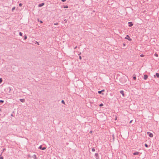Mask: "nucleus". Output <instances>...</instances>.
Masks as SVG:
<instances>
[{"instance_id":"obj_13","label":"nucleus","mask_w":159,"mask_h":159,"mask_svg":"<svg viewBox=\"0 0 159 159\" xmlns=\"http://www.w3.org/2000/svg\"><path fill=\"white\" fill-rule=\"evenodd\" d=\"M156 75L157 78H159V74L158 73H156Z\"/></svg>"},{"instance_id":"obj_17","label":"nucleus","mask_w":159,"mask_h":159,"mask_svg":"<svg viewBox=\"0 0 159 159\" xmlns=\"http://www.w3.org/2000/svg\"><path fill=\"white\" fill-rule=\"evenodd\" d=\"M61 102L63 103L64 104H65V102L63 100H62Z\"/></svg>"},{"instance_id":"obj_11","label":"nucleus","mask_w":159,"mask_h":159,"mask_svg":"<svg viewBox=\"0 0 159 159\" xmlns=\"http://www.w3.org/2000/svg\"><path fill=\"white\" fill-rule=\"evenodd\" d=\"M104 90H102L101 91H98V93L99 94H100L102 93V92H104Z\"/></svg>"},{"instance_id":"obj_3","label":"nucleus","mask_w":159,"mask_h":159,"mask_svg":"<svg viewBox=\"0 0 159 159\" xmlns=\"http://www.w3.org/2000/svg\"><path fill=\"white\" fill-rule=\"evenodd\" d=\"M148 78V76L147 75H144L143 79L145 80H146Z\"/></svg>"},{"instance_id":"obj_33","label":"nucleus","mask_w":159,"mask_h":159,"mask_svg":"<svg viewBox=\"0 0 159 159\" xmlns=\"http://www.w3.org/2000/svg\"><path fill=\"white\" fill-rule=\"evenodd\" d=\"M37 44H38V45H39V43L38 42H37Z\"/></svg>"},{"instance_id":"obj_27","label":"nucleus","mask_w":159,"mask_h":159,"mask_svg":"<svg viewBox=\"0 0 159 159\" xmlns=\"http://www.w3.org/2000/svg\"><path fill=\"white\" fill-rule=\"evenodd\" d=\"M58 23H55L54 24L55 25H58Z\"/></svg>"},{"instance_id":"obj_6","label":"nucleus","mask_w":159,"mask_h":159,"mask_svg":"<svg viewBox=\"0 0 159 159\" xmlns=\"http://www.w3.org/2000/svg\"><path fill=\"white\" fill-rule=\"evenodd\" d=\"M33 158L34 159H38L36 155H34L32 156Z\"/></svg>"},{"instance_id":"obj_4","label":"nucleus","mask_w":159,"mask_h":159,"mask_svg":"<svg viewBox=\"0 0 159 159\" xmlns=\"http://www.w3.org/2000/svg\"><path fill=\"white\" fill-rule=\"evenodd\" d=\"M95 156L96 157V159H99V156H98V154L97 153H96L95 154Z\"/></svg>"},{"instance_id":"obj_22","label":"nucleus","mask_w":159,"mask_h":159,"mask_svg":"<svg viewBox=\"0 0 159 159\" xmlns=\"http://www.w3.org/2000/svg\"><path fill=\"white\" fill-rule=\"evenodd\" d=\"M19 6L20 7H21L22 6V4L21 3H20L19 4Z\"/></svg>"},{"instance_id":"obj_7","label":"nucleus","mask_w":159,"mask_h":159,"mask_svg":"<svg viewBox=\"0 0 159 159\" xmlns=\"http://www.w3.org/2000/svg\"><path fill=\"white\" fill-rule=\"evenodd\" d=\"M120 93L122 94V96L124 97L125 96L124 93V91L123 90H121L120 91Z\"/></svg>"},{"instance_id":"obj_26","label":"nucleus","mask_w":159,"mask_h":159,"mask_svg":"<svg viewBox=\"0 0 159 159\" xmlns=\"http://www.w3.org/2000/svg\"><path fill=\"white\" fill-rule=\"evenodd\" d=\"M133 79L134 80H135L136 79V77L135 76L134 77Z\"/></svg>"},{"instance_id":"obj_25","label":"nucleus","mask_w":159,"mask_h":159,"mask_svg":"<svg viewBox=\"0 0 159 159\" xmlns=\"http://www.w3.org/2000/svg\"><path fill=\"white\" fill-rule=\"evenodd\" d=\"M27 39V36L25 35V37H24V39Z\"/></svg>"},{"instance_id":"obj_34","label":"nucleus","mask_w":159,"mask_h":159,"mask_svg":"<svg viewBox=\"0 0 159 159\" xmlns=\"http://www.w3.org/2000/svg\"><path fill=\"white\" fill-rule=\"evenodd\" d=\"M37 44H38V45H39V43L38 42H37Z\"/></svg>"},{"instance_id":"obj_12","label":"nucleus","mask_w":159,"mask_h":159,"mask_svg":"<svg viewBox=\"0 0 159 159\" xmlns=\"http://www.w3.org/2000/svg\"><path fill=\"white\" fill-rule=\"evenodd\" d=\"M20 101L21 102H25V99H20Z\"/></svg>"},{"instance_id":"obj_35","label":"nucleus","mask_w":159,"mask_h":159,"mask_svg":"<svg viewBox=\"0 0 159 159\" xmlns=\"http://www.w3.org/2000/svg\"><path fill=\"white\" fill-rule=\"evenodd\" d=\"M123 45H124V46H125V44H123Z\"/></svg>"},{"instance_id":"obj_1","label":"nucleus","mask_w":159,"mask_h":159,"mask_svg":"<svg viewBox=\"0 0 159 159\" xmlns=\"http://www.w3.org/2000/svg\"><path fill=\"white\" fill-rule=\"evenodd\" d=\"M125 39L128 40L129 41H131L132 40L130 38L129 36L128 35L125 37Z\"/></svg>"},{"instance_id":"obj_31","label":"nucleus","mask_w":159,"mask_h":159,"mask_svg":"<svg viewBox=\"0 0 159 159\" xmlns=\"http://www.w3.org/2000/svg\"><path fill=\"white\" fill-rule=\"evenodd\" d=\"M3 157H0V159H3Z\"/></svg>"},{"instance_id":"obj_28","label":"nucleus","mask_w":159,"mask_h":159,"mask_svg":"<svg viewBox=\"0 0 159 159\" xmlns=\"http://www.w3.org/2000/svg\"><path fill=\"white\" fill-rule=\"evenodd\" d=\"M79 58H80V60H81L82 58H81V56H80Z\"/></svg>"},{"instance_id":"obj_9","label":"nucleus","mask_w":159,"mask_h":159,"mask_svg":"<svg viewBox=\"0 0 159 159\" xmlns=\"http://www.w3.org/2000/svg\"><path fill=\"white\" fill-rule=\"evenodd\" d=\"M44 4L43 3H42L41 4H39V7H41L44 5Z\"/></svg>"},{"instance_id":"obj_2","label":"nucleus","mask_w":159,"mask_h":159,"mask_svg":"<svg viewBox=\"0 0 159 159\" xmlns=\"http://www.w3.org/2000/svg\"><path fill=\"white\" fill-rule=\"evenodd\" d=\"M147 134H148L149 136L150 137L152 138L153 137V135L152 133H151L149 132H148Z\"/></svg>"},{"instance_id":"obj_21","label":"nucleus","mask_w":159,"mask_h":159,"mask_svg":"<svg viewBox=\"0 0 159 159\" xmlns=\"http://www.w3.org/2000/svg\"><path fill=\"white\" fill-rule=\"evenodd\" d=\"M92 150L93 152H94L95 151V149L94 148H92Z\"/></svg>"},{"instance_id":"obj_5","label":"nucleus","mask_w":159,"mask_h":159,"mask_svg":"<svg viewBox=\"0 0 159 159\" xmlns=\"http://www.w3.org/2000/svg\"><path fill=\"white\" fill-rule=\"evenodd\" d=\"M128 24L129 25V27H131V26H132L133 25V24L131 22H129L128 23Z\"/></svg>"},{"instance_id":"obj_8","label":"nucleus","mask_w":159,"mask_h":159,"mask_svg":"<svg viewBox=\"0 0 159 159\" xmlns=\"http://www.w3.org/2000/svg\"><path fill=\"white\" fill-rule=\"evenodd\" d=\"M39 148L40 149H42V150H44L46 149L45 147H43V148H42V147L41 146H39Z\"/></svg>"},{"instance_id":"obj_32","label":"nucleus","mask_w":159,"mask_h":159,"mask_svg":"<svg viewBox=\"0 0 159 159\" xmlns=\"http://www.w3.org/2000/svg\"><path fill=\"white\" fill-rule=\"evenodd\" d=\"M77 47V46H76L75 48V49Z\"/></svg>"},{"instance_id":"obj_10","label":"nucleus","mask_w":159,"mask_h":159,"mask_svg":"<svg viewBox=\"0 0 159 159\" xmlns=\"http://www.w3.org/2000/svg\"><path fill=\"white\" fill-rule=\"evenodd\" d=\"M139 154V152H137L133 153V154L134 155H138Z\"/></svg>"},{"instance_id":"obj_16","label":"nucleus","mask_w":159,"mask_h":159,"mask_svg":"<svg viewBox=\"0 0 159 159\" xmlns=\"http://www.w3.org/2000/svg\"><path fill=\"white\" fill-rule=\"evenodd\" d=\"M19 34L20 35V36H22V34L21 32H20V33H19Z\"/></svg>"},{"instance_id":"obj_29","label":"nucleus","mask_w":159,"mask_h":159,"mask_svg":"<svg viewBox=\"0 0 159 159\" xmlns=\"http://www.w3.org/2000/svg\"><path fill=\"white\" fill-rule=\"evenodd\" d=\"M3 102L4 101H2V100H0V102Z\"/></svg>"},{"instance_id":"obj_36","label":"nucleus","mask_w":159,"mask_h":159,"mask_svg":"<svg viewBox=\"0 0 159 159\" xmlns=\"http://www.w3.org/2000/svg\"><path fill=\"white\" fill-rule=\"evenodd\" d=\"M132 121V120H131L130 121V123H131Z\"/></svg>"},{"instance_id":"obj_14","label":"nucleus","mask_w":159,"mask_h":159,"mask_svg":"<svg viewBox=\"0 0 159 159\" xmlns=\"http://www.w3.org/2000/svg\"><path fill=\"white\" fill-rule=\"evenodd\" d=\"M64 8H68V6L66 5V6H64Z\"/></svg>"},{"instance_id":"obj_24","label":"nucleus","mask_w":159,"mask_h":159,"mask_svg":"<svg viewBox=\"0 0 159 159\" xmlns=\"http://www.w3.org/2000/svg\"><path fill=\"white\" fill-rule=\"evenodd\" d=\"M145 146L146 148L148 147V145H147V144H145Z\"/></svg>"},{"instance_id":"obj_19","label":"nucleus","mask_w":159,"mask_h":159,"mask_svg":"<svg viewBox=\"0 0 159 159\" xmlns=\"http://www.w3.org/2000/svg\"><path fill=\"white\" fill-rule=\"evenodd\" d=\"M103 105L102 103H101V104H100L99 106L100 107H102V106H103Z\"/></svg>"},{"instance_id":"obj_15","label":"nucleus","mask_w":159,"mask_h":159,"mask_svg":"<svg viewBox=\"0 0 159 159\" xmlns=\"http://www.w3.org/2000/svg\"><path fill=\"white\" fill-rule=\"evenodd\" d=\"M154 56L157 57L158 56V55L157 53H155L154 54Z\"/></svg>"},{"instance_id":"obj_20","label":"nucleus","mask_w":159,"mask_h":159,"mask_svg":"<svg viewBox=\"0 0 159 159\" xmlns=\"http://www.w3.org/2000/svg\"><path fill=\"white\" fill-rule=\"evenodd\" d=\"M2 82V79L0 78V84Z\"/></svg>"},{"instance_id":"obj_37","label":"nucleus","mask_w":159,"mask_h":159,"mask_svg":"<svg viewBox=\"0 0 159 159\" xmlns=\"http://www.w3.org/2000/svg\"><path fill=\"white\" fill-rule=\"evenodd\" d=\"M40 22H41V23H42V21H40Z\"/></svg>"},{"instance_id":"obj_18","label":"nucleus","mask_w":159,"mask_h":159,"mask_svg":"<svg viewBox=\"0 0 159 159\" xmlns=\"http://www.w3.org/2000/svg\"><path fill=\"white\" fill-rule=\"evenodd\" d=\"M140 56L141 57H144V55L143 54H141Z\"/></svg>"},{"instance_id":"obj_30","label":"nucleus","mask_w":159,"mask_h":159,"mask_svg":"<svg viewBox=\"0 0 159 159\" xmlns=\"http://www.w3.org/2000/svg\"><path fill=\"white\" fill-rule=\"evenodd\" d=\"M63 2H65L66 0H61Z\"/></svg>"},{"instance_id":"obj_23","label":"nucleus","mask_w":159,"mask_h":159,"mask_svg":"<svg viewBox=\"0 0 159 159\" xmlns=\"http://www.w3.org/2000/svg\"><path fill=\"white\" fill-rule=\"evenodd\" d=\"M15 7H13L12 9V11L14 10H15Z\"/></svg>"}]
</instances>
